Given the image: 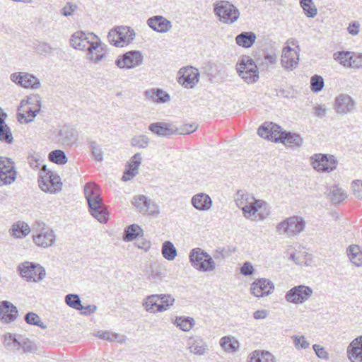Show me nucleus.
Returning <instances> with one entry per match:
<instances>
[{"instance_id": "1", "label": "nucleus", "mask_w": 362, "mask_h": 362, "mask_svg": "<svg viewBox=\"0 0 362 362\" xmlns=\"http://www.w3.org/2000/svg\"><path fill=\"white\" fill-rule=\"evenodd\" d=\"M235 202L247 219L264 221L270 215V209L264 201L256 199L245 191H238L235 197Z\"/></svg>"}, {"instance_id": "2", "label": "nucleus", "mask_w": 362, "mask_h": 362, "mask_svg": "<svg viewBox=\"0 0 362 362\" xmlns=\"http://www.w3.org/2000/svg\"><path fill=\"white\" fill-rule=\"evenodd\" d=\"M84 194L90 214L100 223H106L109 214L103 202L100 187L93 182H88L84 186Z\"/></svg>"}, {"instance_id": "3", "label": "nucleus", "mask_w": 362, "mask_h": 362, "mask_svg": "<svg viewBox=\"0 0 362 362\" xmlns=\"http://www.w3.org/2000/svg\"><path fill=\"white\" fill-rule=\"evenodd\" d=\"M84 194L90 214L100 223H106L109 214L103 202L100 187L93 182H88L84 186Z\"/></svg>"}, {"instance_id": "4", "label": "nucleus", "mask_w": 362, "mask_h": 362, "mask_svg": "<svg viewBox=\"0 0 362 362\" xmlns=\"http://www.w3.org/2000/svg\"><path fill=\"white\" fill-rule=\"evenodd\" d=\"M42 106L41 98L39 95L28 96L22 100L18 109V120L21 123L32 122L40 111Z\"/></svg>"}, {"instance_id": "5", "label": "nucleus", "mask_w": 362, "mask_h": 362, "mask_svg": "<svg viewBox=\"0 0 362 362\" xmlns=\"http://www.w3.org/2000/svg\"><path fill=\"white\" fill-rule=\"evenodd\" d=\"M32 239L37 247L46 249L55 243L56 234L44 222L35 221L33 225Z\"/></svg>"}, {"instance_id": "6", "label": "nucleus", "mask_w": 362, "mask_h": 362, "mask_svg": "<svg viewBox=\"0 0 362 362\" xmlns=\"http://www.w3.org/2000/svg\"><path fill=\"white\" fill-rule=\"evenodd\" d=\"M38 185L46 193L56 194L62 190V182L60 177L56 173L48 170L46 165H42Z\"/></svg>"}, {"instance_id": "7", "label": "nucleus", "mask_w": 362, "mask_h": 362, "mask_svg": "<svg viewBox=\"0 0 362 362\" xmlns=\"http://www.w3.org/2000/svg\"><path fill=\"white\" fill-rule=\"evenodd\" d=\"M305 222L300 216H293L286 218L276 226V232L287 237H294L303 231Z\"/></svg>"}, {"instance_id": "8", "label": "nucleus", "mask_w": 362, "mask_h": 362, "mask_svg": "<svg viewBox=\"0 0 362 362\" xmlns=\"http://www.w3.org/2000/svg\"><path fill=\"white\" fill-rule=\"evenodd\" d=\"M132 204L138 213L144 216L156 218L160 214V206L156 201L144 194L134 196Z\"/></svg>"}, {"instance_id": "9", "label": "nucleus", "mask_w": 362, "mask_h": 362, "mask_svg": "<svg viewBox=\"0 0 362 362\" xmlns=\"http://www.w3.org/2000/svg\"><path fill=\"white\" fill-rule=\"evenodd\" d=\"M214 11L221 22L232 24L240 17V11L237 7L228 1H219L214 4Z\"/></svg>"}, {"instance_id": "10", "label": "nucleus", "mask_w": 362, "mask_h": 362, "mask_svg": "<svg viewBox=\"0 0 362 362\" xmlns=\"http://www.w3.org/2000/svg\"><path fill=\"white\" fill-rule=\"evenodd\" d=\"M189 260L192 265L199 271L211 272L216 268V263L213 258L199 247L192 250Z\"/></svg>"}, {"instance_id": "11", "label": "nucleus", "mask_w": 362, "mask_h": 362, "mask_svg": "<svg viewBox=\"0 0 362 362\" xmlns=\"http://www.w3.org/2000/svg\"><path fill=\"white\" fill-rule=\"evenodd\" d=\"M135 37V32L127 26H119L112 29L108 33L109 42L118 47L130 44Z\"/></svg>"}, {"instance_id": "12", "label": "nucleus", "mask_w": 362, "mask_h": 362, "mask_svg": "<svg viewBox=\"0 0 362 362\" xmlns=\"http://www.w3.org/2000/svg\"><path fill=\"white\" fill-rule=\"evenodd\" d=\"M236 70L241 78L248 84L256 82L259 78L257 66L249 57L242 58L237 64Z\"/></svg>"}, {"instance_id": "13", "label": "nucleus", "mask_w": 362, "mask_h": 362, "mask_svg": "<svg viewBox=\"0 0 362 362\" xmlns=\"http://www.w3.org/2000/svg\"><path fill=\"white\" fill-rule=\"evenodd\" d=\"M86 52V59L95 64L106 59L109 54L107 46L98 35Z\"/></svg>"}, {"instance_id": "14", "label": "nucleus", "mask_w": 362, "mask_h": 362, "mask_svg": "<svg viewBox=\"0 0 362 362\" xmlns=\"http://www.w3.org/2000/svg\"><path fill=\"white\" fill-rule=\"evenodd\" d=\"M18 270L21 276L28 281H40L46 275L45 269L42 266L32 262H25L21 264Z\"/></svg>"}, {"instance_id": "15", "label": "nucleus", "mask_w": 362, "mask_h": 362, "mask_svg": "<svg viewBox=\"0 0 362 362\" xmlns=\"http://www.w3.org/2000/svg\"><path fill=\"white\" fill-rule=\"evenodd\" d=\"M313 168L320 173H329L336 169L337 160L334 156L317 153L310 158Z\"/></svg>"}, {"instance_id": "16", "label": "nucleus", "mask_w": 362, "mask_h": 362, "mask_svg": "<svg viewBox=\"0 0 362 362\" xmlns=\"http://www.w3.org/2000/svg\"><path fill=\"white\" fill-rule=\"evenodd\" d=\"M313 294V289L304 285L293 287L285 295V300L293 304H303L307 301Z\"/></svg>"}, {"instance_id": "17", "label": "nucleus", "mask_w": 362, "mask_h": 362, "mask_svg": "<svg viewBox=\"0 0 362 362\" xmlns=\"http://www.w3.org/2000/svg\"><path fill=\"white\" fill-rule=\"evenodd\" d=\"M96 36L93 33L76 31L70 37V45L75 49L86 52Z\"/></svg>"}, {"instance_id": "18", "label": "nucleus", "mask_w": 362, "mask_h": 362, "mask_svg": "<svg viewBox=\"0 0 362 362\" xmlns=\"http://www.w3.org/2000/svg\"><path fill=\"white\" fill-rule=\"evenodd\" d=\"M281 127L272 122H265L257 130L258 135L275 143H281L284 134Z\"/></svg>"}, {"instance_id": "19", "label": "nucleus", "mask_w": 362, "mask_h": 362, "mask_svg": "<svg viewBox=\"0 0 362 362\" xmlns=\"http://www.w3.org/2000/svg\"><path fill=\"white\" fill-rule=\"evenodd\" d=\"M10 80L16 85L27 89L36 90L41 85L36 76L28 72H14L10 75Z\"/></svg>"}, {"instance_id": "20", "label": "nucleus", "mask_w": 362, "mask_h": 362, "mask_svg": "<svg viewBox=\"0 0 362 362\" xmlns=\"http://www.w3.org/2000/svg\"><path fill=\"white\" fill-rule=\"evenodd\" d=\"M16 175L14 164L11 159L0 157V187L12 184Z\"/></svg>"}, {"instance_id": "21", "label": "nucleus", "mask_w": 362, "mask_h": 362, "mask_svg": "<svg viewBox=\"0 0 362 362\" xmlns=\"http://www.w3.org/2000/svg\"><path fill=\"white\" fill-rule=\"evenodd\" d=\"M178 82L187 88H193L199 82V70L192 66L182 68L178 71Z\"/></svg>"}, {"instance_id": "22", "label": "nucleus", "mask_w": 362, "mask_h": 362, "mask_svg": "<svg viewBox=\"0 0 362 362\" xmlns=\"http://www.w3.org/2000/svg\"><path fill=\"white\" fill-rule=\"evenodd\" d=\"M274 291V283L268 279H256L250 286V293L257 298H263L272 294Z\"/></svg>"}, {"instance_id": "23", "label": "nucleus", "mask_w": 362, "mask_h": 362, "mask_svg": "<svg viewBox=\"0 0 362 362\" xmlns=\"http://www.w3.org/2000/svg\"><path fill=\"white\" fill-rule=\"evenodd\" d=\"M143 61V56L139 51H130L117 58L116 65L119 69H133L140 64Z\"/></svg>"}, {"instance_id": "24", "label": "nucleus", "mask_w": 362, "mask_h": 362, "mask_svg": "<svg viewBox=\"0 0 362 362\" xmlns=\"http://www.w3.org/2000/svg\"><path fill=\"white\" fill-rule=\"evenodd\" d=\"M356 106L354 100L348 94L340 93L334 99V110L339 115L353 112Z\"/></svg>"}, {"instance_id": "25", "label": "nucleus", "mask_w": 362, "mask_h": 362, "mask_svg": "<svg viewBox=\"0 0 362 362\" xmlns=\"http://www.w3.org/2000/svg\"><path fill=\"white\" fill-rule=\"evenodd\" d=\"M298 61L299 55L296 49L291 48L288 45L284 47L281 62L284 69L293 70L297 66Z\"/></svg>"}, {"instance_id": "26", "label": "nucleus", "mask_w": 362, "mask_h": 362, "mask_svg": "<svg viewBox=\"0 0 362 362\" xmlns=\"http://www.w3.org/2000/svg\"><path fill=\"white\" fill-rule=\"evenodd\" d=\"M18 315L17 308L8 300L0 302V320L4 323L15 321Z\"/></svg>"}, {"instance_id": "27", "label": "nucleus", "mask_w": 362, "mask_h": 362, "mask_svg": "<svg viewBox=\"0 0 362 362\" xmlns=\"http://www.w3.org/2000/svg\"><path fill=\"white\" fill-rule=\"evenodd\" d=\"M147 24L152 30L160 33L168 32L173 27L171 22L162 16L149 18Z\"/></svg>"}, {"instance_id": "28", "label": "nucleus", "mask_w": 362, "mask_h": 362, "mask_svg": "<svg viewBox=\"0 0 362 362\" xmlns=\"http://www.w3.org/2000/svg\"><path fill=\"white\" fill-rule=\"evenodd\" d=\"M148 129L158 136H168L176 134L177 132V127L174 124L161 122L151 124Z\"/></svg>"}, {"instance_id": "29", "label": "nucleus", "mask_w": 362, "mask_h": 362, "mask_svg": "<svg viewBox=\"0 0 362 362\" xmlns=\"http://www.w3.org/2000/svg\"><path fill=\"white\" fill-rule=\"evenodd\" d=\"M346 351L351 362H362V335L350 343Z\"/></svg>"}, {"instance_id": "30", "label": "nucleus", "mask_w": 362, "mask_h": 362, "mask_svg": "<svg viewBox=\"0 0 362 362\" xmlns=\"http://www.w3.org/2000/svg\"><path fill=\"white\" fill-rule=\"evenodd\" d=\"M192 205L199 211H209L212 206L211 198L206 193L194 194L191 199Z\"/></svg>"}, {"instance_id": "31", "label": "nucleus", "mask_w": 362, "mask_h": 362, "mask_svg": "<svg viewBox=\"0 0 362 362\" xmlns=\"http://www.w3.org/2000/svg\"><path fill=\"white\" fill-rule=\"evenodd\" d=\"M141 153H136L131 158L128 163V169L124 171L122 176V180H130L138 174V170L141 165Z\"/></svg>"}, {"instance_id": "32", "label": "nucleus", "mask_w": 362, "mask_h": 362, "mask_svg": "<svg viewBox=\"0 0 362 362\" xmlns=\"http://www.w3.org/2000/svg\"><path fill=\"white\" fill-rule=\"evenodd\" d=\"M189 351L195 355H204L208 349V346L200 337H189L187 341Z\"/></svg>"}, {"instance_id": "33", "label": "nucleus", "mask_w": 362, "mask_h": 362, "mask_svg": "<svg viewBox=\"0 0 362 362\" xmlns=\"http://www.w3.org/2000/svg\"><path fill=\"white\" fill-rule=\"evenodd\" d=\"M30 231V227L27 223L18 221L11 226L9 234L15 238L22 239L25 238Z\"/></svg>"}, {"instance_id": "34", "label": "nucleus", "mask_w": 362, "mask_h": 362, "mask_svg": "<svg viewBox=\"0 0 362 362\" xmlns=\"http://www.w3.org/2000/svg\"><path fill=\"white\" fill-rule=\"evenodd\" d=\"M58 141L65 146H71L76 141V137L72 129L64 127L57 134Z\"/></svg>"}, {"instance_id": "35", "label": "nucleus", "mask_w": 362, "mask_h": 362, "mask_svg": "<svg viewBox=\"0 0 362 362\" xmlns=\"http://www.w3.org/2000/svg\"><path fill=\"white\" fill-rule=\"evenodd\" d=\"M248 362H276V359L269 351L255 350L250 354Z\"/></svg>"}, {"instance_id": "36", "label": "nucleus", "mask_w": 362, "mask_h": 362, "mask_svg": "<svg viewBox=\"0 0 362 362\" xmlns=\"http://www.w3.org/2000/svg\"><path fill=\"white\" fill-rule=\"evenodd\" d=\"M95 337L107 340L110 342H117L119 344H124L127 341V337L112 331H99L95 334Z\"/></svg>"}, {"instance_id": "37", "label": "nucleus", "mask_w": 362, "mask_h": 362, "mask_svg": "<svg viewBox=\"0 0 362 362\" xmlns=\"http://www.w3.org/2000/svg\"><path fill=\"white\" fill-rule=\"evenodd\" d=\"M349 260L356 267H362V250L358 245H351L346 250Z\"/></svg>"}, {"instance_id": "38", "label": "nucleus", "mask_w": 362, "mask_h": 362, "mask_svg": "<svg viewBox=\"0 0 362 362\" xmlns=\"http://www.w3.org/2000/svg\"><path fill=\"white\" fill-rule=\"evenodd\" d=\"M158 294H152L147 296L146 298L143 299L142 307L147 313L151 314H156L157 313H159L157 310V306H159L160 305L158 304Z\"/></svg>"}, {"instance_id": "39", "label": "nucleus", "mask_w": 362, "mask_h": 362, "mask_svg": "<svg viewBox=\"0 0 362 362\" xmlns=\"http://www.w3.org/2000/svg\"><path fill=\"white\" fill-rule=\"evenodd\" d=\"M256 40V35L252 32H243L235 37L236 43L243 47L249 48Z\"/></svg>"}, {"instance_id": "40", "label": "nucleus", "mask_w": 362, "mask_h": 362, "mask_svg": "<svg viewBox=\"0 0 362 362\" xmlns=\"http://www.w3.org/2000/svg\"><path fill=\"white\" fill-rule=\"evenodd\" d=\"M281 143L287 147H300L302 145L303 139L298 134L285 132Z\"/></svg>"}, {"instance_id": "41", "label": "nucleus", "mask_w": 362, "mask_h": 362, "mask_svg": "<svg viewBox=\"0 0 362 362\" xmlns=\"http://www.w3.org/2000/svg\"><path fill=\"white\" fill-rule=\"evenodd\" d=\"M220 345L228 352H235L240 347L238 341L235 337L225 336L220 340Z\"/></svg>"}, {"instance_id": "42", "label": "nucleus", "mask_w": 362, "mask_h": 362, "mask_svg": "<svg viewBox=\"0 0 362 362\" xmlns=\"http://www.w3.org/2000/svg\"><path fill=\"white\" fill-rule=\"evenodd\" d=\"M328 197L332 203L339 204L343 202L346 196L341 188L337 185H334L329 188Z\"/></svg>"}, {"instance_id": "43", "label": "nucleus", "mask_w": 362, "mask_h": 362, "mask_svg": "<svg viewBox=\"0 0 362 362\" xmlns=\"http://www.w3.org/2000/svg\"><path fill=\"white\" fill-rule=\"evenodd\" d=\"M161 252L165 259L173 260L177 256V250L170 241H165L162 245Z\"/></svg>"}, {"instance_id": "44", "label": "nucleus", "mask_w": 362, "mask_h": 362, "mask_svg": "<svg viewBox=\"0 0 362 362\" xmlns=\"http://www.w3.org/2000/svg\"><path fill=\"white\" fill-rule=\"evenodd\" d=\"M159 300L161 304L157 306V310L159 313L167 311L175 303V298L170 294H158Z\"/></svg>"}, {"instance_id": "45", "label": "nucleus", "mask_w": 362, "mask_h": 362, "mask_svg": "<svg viewBox=\"0 0 362 362\" xmlns=\"http://www.w3.org/2000/svg\"><path fill=\"white\" fill-rule=\"evenodd\" d=\"M142 231L141 228L139 225H130L124 230L123 240L124 241H131L138 237Z\"/></svg>"}, {"instance_id": "46", "label": "nucleus", "mask_w": 362, "mask_h": 362, "mask_svg": "<svg viewBox=\"0 0 362 362\" xmlns=\"http://www.w3.org/2000/svg\"><path fill=\"white\" fill-rule=\"evenodd\" d=\"M194 320L190 317H177L175 324L184 332H189L194 325Z\"/></svg>"}, {"instance_id": "47", "label": "nucleus", "mask_w": 362, "mask_h": 362, "mask_svg": "<svg viewBox=\"0 0 362 362\" xmlns=\"http://www.w3.org/2000/svg\"><path fill=\"white\" fill-rule=\"evenodd\" d=\"M334 59L345 67H350L353 65L354 61L349 52H339L334 54Z\"/></svg>"}, {"instance_id": "48", "label": "nucleus", "mask_w": 362, "mask_h": 362, "mask_svg": "<svg viewBox=\"0 0 362 362\" xmlns=\"http://www.w3.org/2000/svg\"><path fill=\"white\" fill-rule=\"evenodd\" d=\"M300 4L307 17L314 18L316 16L317 10L313 0H300Z\"/></svg>"}, {"instance_id": "49", "label": "nucleus", "mask_w": 362, "mask_h": 362, "mask_svg": "<svg viewBox=\"0 0 362 362\" xmlns=\"http://www.w3.org/2000/svg\"><path fill=\"white\" fill-rule=\"evenodd\" d=\"M149 143V138L143 134L135 136L131 139V145L137 148H146Z\"/></svg>"}, {"instance_id": "50", "label": "nucleus", "mask_w": 362, "mask_h": 362, "mask_svg": "<svg viewBox=\"0 0 362 362\" xmlns=\"http://www.w3.org/2000/svg\"><path fill=\"white\" fill-rule=\"evenodd\" d=\"M50 161L58 165H64L67 162V158L64 152L62 150H54L49 153Z\"/></svg>"}, {"instance_id": "51", "label": "nucleus", "mask_w": 362, "mask_h": 362, "mask_svg": "<svg viewBox=\"0 0 362 362\" xmlns=\"http://www.w3.org/2000/svg\"><path fill=\"white\" fill-rule=\"evenodd\" d=\"M65 303L71 308L83 310V306L81 305V301L78 295L77 294H68L65 296Z\"/></svg>"}, {"instance_id": "52", "label": "nucleus", "mask_w": 362, "mask_h": 362, "mask_svg": "<svg viewBox=\"0 0 362 362\" xmlns=\"http://www.w3.org/2000/svg\"><path fill=\"white\" fill-rule=\"evenodd\" d=\"M25 320L29 325H36L42 329L47 328V326L42 322L40 316L33 312H30L25 315Z\"/></svg>"}, {"instance_id": "53", "label": "nucleus", "mask_w": 362, "mask_h": 362, "mask_svg": "<svg viewBox=\"0 0 362 362\" xmlns=\"http://www.w3.org/2000/svg\"><path fill=\"white\" fill-rule=\"evenodd\" d=\"M291 338L295 348L298 350L305 349L310 345V342L303 335H293Z\"/></svg>"}, {"instance_id": "54", "label": "nucleus", "mask_w": 362, "mask_h": 362, "mask_svg": "<svg viewBox=\"0 0 362 362\" xmlns=\"http://www.w3.org/2000/svg\"><path fill=\"white\" fill-rule=\"evenodd\" d=\"M324 87V80L321 76L314 75L310 78V88L311 90L317 93L322 90Z\"/></svg>"}, {"instance_id": "55", "label": "nucleus", "mask_w": 362, "mask_h": 362, "mask_svg": "<svg viewBox=\"0 0 362 362\" xmlns=\"http://www.w3.org/2000/svg\"><path fill=\"white\" fill-rule=\"evenodd\" d=\"M4 344L11 350L18 351L21 349V343L12 335L5 336Z\"/></svg>"}, {"instance_id": "56", "label": "nucleus", "mask_w": 362, "mask_h": 362, "mask_svg": "<svg viewBox=\"0 0 362 362\" xmlns=\"http://www.w3.org/2000/svg\"><path fill=\"white\" fill-rule=\"evenodd\" d=\"M90 148L95 159L99 162L102 161L103 160V153L100 146L96 141H91Z\"/></svg>"}, {"instance_id": "57", "label": "nucleus", "mask_w": 362, "mask_h": 362, "mask_svg": "<svg viewBox=\"0 0 362 362\" xmlns=\"http://www.w3.org/2000/svg\"><path fill=\"white\" fill-rule=\"evenodd\" d=\"M28 161L33 169L37 170L40 168V166L43 162V159L38 153H33L28 157Z\"/></svg>"}, {"instance_id": "58", "label": "nucleus", "mask_w": 362, "mask_h": 362, "mask_svg": "<svg viewBox=\"0 0 362 362\" xmlns=\"http://www.w3.org/2000/svg\"><path fill=\"white\" fill-rule=\"evenodd\" d=\"M351 189L354 196L359 199H362V180H354L351 183Z\"/></svg>"}, {"instance_id": "59", "label": "nucleus", "mask_w": 362, "mask_h": 362, "mask_svg": "<svg viewBox=\"0 0 362 362\" xmlns=\"http://www.w3.org/2000/svg\"><path fill=\"white\" fill-rule=\"evenodd\" d=\"M197 127L195 124H185L180 128L177 127V132L176 134L185 135L189 134L194 132L197 129Z\"/></svg>"}, {"instance_id": "60", "label": "nucleus", "mask_w": 362, "mask_h": 362, "mask_svg": "<svg viewBox=\"0 0 362 362\" xmlns=\"http://www.w3.org/2000/svg\"><path fill=\"white\" fill-rule=\"evenodd\" d=\"M313 349L315 351L316 355L322 359H327L329 358L328 353L326 351L324 347L318 344H314Z\"/></svg>"}, {"instance_id": "61", "label": "nucleus", "mask_w": 362, "mask_h": 362, "mask_svg": "<svg viewBox=\"0 0 362 362\" xmlns=\"http://www.w3.org/2000/svg\"><path fill=\"white\" fill-rule=\"evenodd\" d=\"M21 343V349H23V352H33L35 350V344L28 339H25Z\"/></svg>"}, {"instance_id": "62", "label": "nucleus", "mask_w": 362, "mask_h": 362, "mask_svg": "<svg viewBox=\"0 0 362 362\" xmlns=\"http://www.w3.org/2000/svg\"><path fill=\"white\" fill-rule=\"evenodd\" d=\"M77 6L75 4H67L61 11V13L64 16H71L76 10Z\"/></svg>"}, {"instance_id": "63", "label": "nucleus", "mask_w": 362, "mask_h": 362, "mask_svg": "<svg viewBox=\"0 0 362 362\" xmlns=\"http://www.w3.org/2000/svg\"><path fill=\"white\" fill-rule=\"evenodd\" d=\"M254 272V267L250 262H245L240 268V273L244 276H249Z\"/></svg>"}, {"instance_id": "64", "label": "nucleus", "mask_w": 362, "mask_h": 362, "mask_svg": "<svg viewBox=\"0 0 362 362\" xmlns=\"http://www.w3.org/2000/svg\"><path fill=\"white\" fill-rule=\"evenodd\" d=\"M157 98V103H164L170 99V95L161 89H158Z\"/></svg>"}]
</instances>
